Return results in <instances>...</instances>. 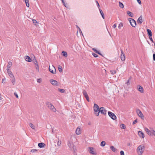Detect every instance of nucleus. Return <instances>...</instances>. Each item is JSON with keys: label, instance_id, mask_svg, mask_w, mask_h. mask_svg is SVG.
I'll use <instances>...</instances> for the list:
<instances>
[{"label": "nucleus", "instance_id": "1", "mask_svg": "<svg viewBox=\"0 0 155 155\" xmlns=\"http://www.w3.org/2000/svg\"><path fill=\"white\" fill-rule=\"evenodd\" d=\"M145 149L143 144H141L138 146L137 149V152L138 155H142Z\"/></svg>", "mask_w": 155, "mask_h": 155}, {"label": "nucleus", "instance_id": "2", "mask_svg": "<svg viewBox=\"0 0 155 155\" xmlns=\"http://www.w3.org/2000/svg\"><path fill=\"white\" fill-rule=\"evenodd\" d=\"M46 104L48 107L51 110L54 112H55L57 110L54 107V106L50 102H47L46 103Z\"/></svg>", "mask_w": 155, "mask_h": 155}, {"label": "nucleus", "instance_id": "3", "mask_svg": "<svg viewBox=\"0 0 155 155\" xmlns=\"http://www.w3.org/2000/svg\"><path fill=\"white\" fill-rule=\"evenodd\" d=\"M94 114L96 116H98L100 112V108L96 104H94Z\"/></svg>", "mask_w": 155, "mask_h": 155}, {"label": "nucleus", "instance_id": "4", "mask_svg": "<svg viewBox=\"0 0 155 155\" xmlns=\"http://www.w3.org/2000/svg\"><path fill=\"white\" fill-rule=\"evenodd\" d=\"M68 145L71 150L75 151L74 148L75 146L73 144L72 140H70L68 141Z\"/></svg>", "mask_w": 155, "mask_h": 155}, {"label": "nucleus", "instance_id": "5", "mask_svg": "<svg viewBox=\"0 0 155 155\" xmlns=\"http://www.w3.org/2000/svg\"><path fill=\"white\" fill-rule=\"evenodd\" d=\"M49 71L53 74H54L56 73V69L54 66H49Z\"/></svg>", "mask_w": 155, "mask_h": 155}, {"label": "nucleus", "instance_id": "6", "mask_svg": "<svg viewBox=\"0 0 155 155\" xmlns=\"http://www.w3.org/2000/svg\"><path fill=\"white\" fill-rule=\"evenodd\" d=\"M89 152L90 153L95 155L97 154L96 150L94 148L90 147H89Z\"/></svg>", "mask_w": 155, "mask_h": 155}, {"label": "nucleus", "instance_id": "7", "mask_svg": "<svg viewBox=\"0 0 155 155\" xmlns=\"http://www.w3.org/2000/svg\"><path fill=\"white\" fill-rule=\"evenodd\" d=\"M136 110V113L138 116L142 119H143L144 118V116L140 110L138 109H137Z\"/></svg>", "mask_w": 155, "mask_h": 155}, {"label": "nucleus", "instance_id": "8", "mask_svg": "<svg viewBox=\"0 0 155 155\" xmlns=\"http://www.w3.org/2000/svg\"><path fill=\"white\" fill-rule=\"evenodd\" d=\"M129 21L131 25L133 27H135L136 25V21L133 19L129 18Z\"/></svg>", "mask_w": 155, "mask_h": 155}, {"label": "nucleus", "instance_id": "9", "mask_svg": "<svg viewBox=\"0 0 155 155\" xmlns=\"http://www.w3.org/2000/svg\"><path fill=\"white\" fill-rule=\"evenodd\" d=\"M109 116L113 120H115L116 119V117L114 114L110 112H108Z\"/></svg>", "mask_w": 155, "mask_h": 155}, {"label": "nucleus", "instance_id": "10", "mask_svg": "<svg viewBox=\"0 0 155 155\" xmlns=\"http://www.w3.org/2000/svg\"><path fill=\"white\" fill-rule=\"evenodd\" d=\"M100 112L103 114L106 115V114L107 110L104 107H101L100 108Z\"/></svg>", "mask_w": 155, "mask_h": 155}, {"label": "nucleus", "instance_id": "11", "mask_svg": "<svg viewBox=\"0 0 155 155\" xmlns=\"http://www.w3.org/2000/svg\"><path fill=\"white\" fill-rule=\"evenodd\" d=\"M50 82L53 85L58 86V82L56 80L51 79L50 80Z\"/></svg>", "mask_w": 155, "mask_h": 155}, {"label": "nucleus", "instance_id": "12", "mask_svg": "<svg viewBox=\"0 0 155 155\" xmlns=\"http://www.w3.org/2000/svg\"><path fill=\"white\" fill-rule=\"evenodd\" d=\"M121 54L120 55V58L122 61H124L125 59V54L124 53L123 51L121 50Z\"/></svg>", "mask_w": 155, "mask_h": 155}, {"label": "nucleus", "instance_id": "13", "mask_svg": "<svg viewBox=\"0 0 155 155\" xmlns=\"http://www.w3.org/2000/svg\"><path fill=\"white\" fill-rule=\"evenodd\" d=\"M138 134L141 138L143 139L145 137L144 134L141 131H139L138 132Z\"/></svg>", "mask_w": 155, "mask_h": 155}, {"label": "nucleus", "instance_id": "14", "mask_svg": "<svg viewBox=\"0 0 155 155\" xmlns=\"http://www.w3.org/2000/svg\"><path fill=\"white\" fill-rule=\"evenodd\" d=\"M145 131L149 135H151L152 133L153 130H150L147 128H144Z\"/></svg>", "mask_w": 155, "mask_h": 155}, {"label": "nucleus", "instance_id": "15", "mask_svg": "<svg viewBox=\"0 0 155 155\" xmlns=\"http://www.w3.org/2000/svg\"><path fill=\"white\" fill-rule=\"evenodd\" d=\"M137 88L138 91L140 93H143L144 92L143 89L142 87L140 85H138L137 86Z\"/></svg>", "mask_w": 155, "mask_h": 155}, {"label": "nucleus", "instance_id": "16", "mask_svg": "<svg viewBox=\"0 0 155 155\" xmlns=\"http://www.w3.org/2000/svg\"><path fill=\"white\" fill-rule=\"evenodd\" d=\"M8 73V74L9 75V76L10 77V78H14V75L12 74V73L11 71L10 70V69L9 70H7Z\"/></svg>", "mask_w": 155, "mask_h": 155}, {"label": "nucleus", "instance_id": "17", "mask_svg": "<svg viewBox=\"0 0 155 155\" xmlns=\"http://www.w3.org/2000/svg\"><path fill=\"white\" fill-rule=\"evenodd\" d=\"M12 63L11 61H9L8 64H7V70H9L10 69V68L12 67Z\"/></svg>", "mask_w": 155, "mask_h": 155}, {"label": "nucleus", "instance_id": "18", "mask_svg": "<svg viewBox=\"0 0 155 155\" xmlns=\"http://www.w3.org/2000/svg\"><path fill=\"white\" fill-rule=\"evenodd\" d=\"M25 60L28 62H30L32 61L31 58L28 56H25Z\"/></svg>", "mask_w": 155, "mask_h": 155}, {"label": "nucleus", "instance_id": "19", "mask_svg": "<svg viewBox=\"0 0 155 155\" xmlns=\"http://www.w3.org/2000/svg\"><path fill=\"white\" fill-rule=\"evenodd\" d=\"M143 21L142 17L141 16H140L138 19L137 22L138 23L141 24Z\"/></svg>", "mask_w": 155, "mask_h": 155}, {"label": "nucleus", "instance_id": "20", "mask_svg": "<svg viewBox=\"0 0 155 155\" xmlns=\"http://www.w3.org/2000/svg\"><path fill=\"white\" fill-rule=\"evenodd\" d=\"M76 133L77 135H79L81 134V131L80 128L78 127L76 129Z\"/></svg>", "mask_w": 155, "mask_h": 155}, {"label": "nucleus", "instance_id": "21", "mask_svg": "<svg viewBox=\"0 0 155 155\" xmlns=\"http://www.w3.org/2000/svg\"><path fill=\"white\" fill-rule=\"evenodd\" d=\"M45 146V144L43 143H38V146L40 148L44 147Z\"/></svg>", "mask_w": 155, "mask_h": 155}, {"label": "nucleus", "instance_id": "22", "mask_svg": "<svg viewBox=\"0 0 155 155\" xmlns=\"http://www.w3.org/2000/svg\"><path fill=\"white\" fill-rule=\"evenodd\" d=\"M110 149L113 152H115L116 151L117 149L113 146H112L110 147Z\"/></svg>", "mask_w": 155, "mask_h": 155}, {"label": "nucleus", "instance_id": "23", "mask_svg": "<svg viewBox=\"0 0 155 155\" xmlns=\"http://www.w3.org/2000/svg\"><path fill=\"white\" fill-rule=\"evenodd\" d=\"M147 32L148 36H152V34L151 31L149 29H147Z\"/></svg>", "mask_w": 155, "mask_h": 155}, {"label": "nucleus", "instance_id": "24", "mask_svg": "<svg viewBox=\"0 0 155 155\" xmlns=\"http://www.w3.org/2000/svg\"><path fill=\"white\" fill-rule=\"evenodd\" d=\"M25 1V2L26 3V6L29 7V0H24Z\"/></svg>", "mask_w": 155, "mask_h": 155}, {"label": "nucleus", "instance_id": "25", "mask_svg": "<svg viewBox=\"0 0 155 155\" xmlns=\"http://www.w3.org/2000/svg\"><path fill=\"white\" fill-rule=\"evenodd\" d=\"M29 126L33 130H35V127L34 125L31 123H30L29 124Z\"/></svg>", "mask_w": 155, "mask_h": 155}, {"label": "nucleus", "instance_id": "26", "mask_svg": "<svg viewBox=\"0 0 155 155\" xmlns=\"http://www.w3.org/2000/svg\"><path fill=\"white\" fill-rule=\"evenodd\" d=\"M58 68L59 71L60 72H61L63 71L62 68V67L60 65H58Z\"/></svg>", "mask_w": 155, "mask_h": 155}, {"label": "nucleus", "instance_id": "27", "mask_svg": "<svg viewBox=\"0 0 155 155\" xmlns=\"http://www.w3.org/2000/svg\"><path fill=\"white\" fill-rule=\"evenodd\" d=\"M120 128L121 129H125L126 126L124 124H122L120 125Z\"/></svg>", "mask_w": 155, "mask_h": 155}, {"label": "nucleus", "instance_id": "28", "mask_svg": "<svg viewBox=\"0 0 155 155\" xmlns=\"http://www.w3.org/2000/svg\"><path fill=\"white\" fill-rule=\"evenodd\" d=\"M99 11H100V13L102 16V18L104 19V13H103V12H102V10L101 9H99Z\"/></svg>", "mask_w": 155, "mask_h": 155}, {"label": "nucleus", "instance_id": "29", "mask_svg": "<svg viewBox=\"0 0 155 155\" xmlns=\"http://www.w3.org/2000/svg\"><path fill=\"white\" fill-rule=\"evenodd\" d=\"M127 13L129 16L131 17H133V14L130 12L128 11L127 12Z\"/></svg>", "mask_w": 155, "mask_h": 155}, {"label": "nucleus", "instance_id": "30", "mask_svg": "<svg viewBox=\"0 0 155 155\" xmlns=\"http://www.w3.org/2000/svg\"><path fill=\"white\" fill-rule=\"evenodd\" d=\"M61 140H58L57 143L58 147H59L61 146Z\"/></svg>", "mask_w": 155, "mask_h": 155}, {"label": "nucleus", "instance_id": "31", "mask_svg": "<svg viewBox=\"0 0 155 155\" xmlns=\"http://www.w3.org/2000/svg\"><path fill=\"white\" fill-rule=\"evenodd\" d=\"M62 53L63 56H64L65 57H67L68 54L66 52L64 51H63Z\"/></svg>", "mask_w": 155, "mask_h": 155}, {"label": "nucleus", "instance_id": "32", "mask_svg": "<svg viewBox=\"0 0 155 155\" xmlns=\"http://www.w3.org/2000/svg\"><path fill=\"white\" fill-rule=\"evenodd\" d=\"M105 144H106L105 141H103L101 142V143L100 144V145L101 147H104L105 146Z\"/></svg>", "mask_w": 155, "mask_h": 155}, {"label": "nucleus", "instance_id": "33", "mask_svg": "<svg viewBox=\"0 0 155 155\" xmlns=\"http://www.w3.org/2000/svg\"><path fill=\"white\" fill-rule=\"evenodd\" d=\"M58 91L61 93H64L65 92V90L64 89H61V88H59L58 89Z\"/></svg>", "mask_w": 155, "mask_h": 155}, {"label": "nucleus", "instance_id": "34", "mask_svg": "<svg viewBox=\"0 0 155 155\" xmlns=\"http://www.w3.org/2000/svg\"><path fill=\"white\" fill-rule=\"evenodd\" d=\"M92 50L93 51H95L96 53L98 54H99L101 55V53L98 51L95 48H93L92 49Z\"/></svg>", "mask_w": 155, "mask_h": 155}, {"label": "nucleus", "instance_id": "35", "mask_svg": "<svg viewBox=\"0 0 155 155\" xmlns=\"http://www.w3.org/2000/svg\"><path fill=\"white\" fill-rule=\"evenodd\" d=\"M12 78V80L11 81L12 82L13 84L14 85L15 84V79L14 77V78Z\"/></svg>", "mask_w": 155, "mask_h": 155}, {"label": "nucleus", "instance_id": "36", "mask_svg": "<svg viewBox=\"0 0 155 155\" xmlns=\"http://www.w3.org/2000/svg\"><path fill=\"white\" fill-rule=\"evenodd\" d=\"M123 26V24L121 22L119 24L118 26V28L119 29H120L121 27Z\"/></svg>", "mask_w": 155, "mask_h": 155}, {"label": "nucleus", "instance_id": "37", "mask_svg": "<svg viewBox=\"0 0 155 155\" xmlns=\"http://www.w3.org/2000/svg\"><path fill=\"white\" fill-rule=\"evenodd\" d=\"M32 21L33 23L34 24V25H35L36 26L37 25V24H38V23L37 22V21H36V20L33 19Z\"/></svg>", "mask_w": 155, "mask_h": 155}, {"label": "nucleus", "instance_id": "38", "mask_svg": "<svg viewBox=\"0 0 155 155\" xmlns=\"http://www.w3.org/2000/svg\"><path fill=\"white\" fill-rule=\"evenodd\" d=\"M83 93L84 97L88 95L87 94L85 90H84L83 91Z\"/></svg>", "mask_w": 155, "mask_h": 155}, {"label": "nucleus", "instance_id": "39", "mask_svg": "<svg viewBox=\"0 0 155 155\" xmlns=\"http://www.w3.org/2000/svg\"><path fill=\"white\" fill-rule=\"evenodd\" d=\"M119 5L120 7L121 8H123L124 7V6L123 4L121 2H119Z\"/></svg>", "mask_w": 155, "mask_h": 155}, {"label": "nucleus", "instance_id": "40", "mask_svg": "<svg viewBox=\"0 0 155 155\" xmlns=\"http://www.w3.org/2000/svg\"><path fill=\"white\" fill-rule=\"evenodd\" d=\"M33 60H34L33 62H34V63L35 64V65L38 64L37 61L36 60V59L35 58V57H34V59H33Z\"/></svg>", "mask_w": 155, "mask_h": 155}, {"label": "nucleus", "instance_id": "41", "mask_svg": "<svg viewBox=\"0 0 155 155\" xmlns=\"http://www.w3.org/2000/svg\"><path fill=\"white\" fill-rule=\"evenodd\" d=\"M35 65H36L35 67H36V70H37V71L38 72H39V68L38 65V64H36Z\"/></svg>", "mask_w": 155, "mask_h": 155}, {"label": "nucleus", "instance_id": "42", "mask_svg": "<svg viewBox=\"0 0 155 155\" xmlns=\"http://www.w3.org/2000/svg\"><path fill=\"white\" fill-rule=\"evenodd\" d=\"M110 72L112 74H114L116 73V71L115 70L110 71Z\"/></svg>", "mask_w": 155, "mask_h": 155}, {"label": "nucleus", "instance_id": "43", "mask_svg": "<svg viewBox=\"0 0 155 155\" xmlns=\"http://www.w3.org/2000/svg\"><path fill=\"white\" fill-rule=\"evenodd\" d=\"M37 81L38 83H40L41 82L42 80L41 78H38L37 79Z\"/></svg>", "mask_w": 155, "mask_h": 155}, {"label": "nucleus", "instance_id": "44", "mask_svg": "<svg viewBox=\"0 0 155 155\" xmlns=\"http://www.w3.org/2000/svg\"><path fill=\"white\" fill-rule=\"evenodd\" d=\"M87 101L89 102L90 101L89 96L88 95L85 97Z\"/></svg>", "mask_w": 155, "mask_h": 155}, {"label": "nucleus", "instance_id": "45", "mask_svg": "<svg viewBox=\"0 0 155 155\" xmlns=\"http://www.w3.org/2000/svg\"><path fill=\"white\" fill-rule=\"evenodd\" d=\"M77 27L80 33H81L82 35H83V34L81 29L78 26H77Z\"/></svg>", "mask_w": 155, "mask_h": 155}, {"label": "nucleus", "instance_id": "46", "mask_svg": "<svg viewBox=\"0 0 155 155\" xmlns=\"http://www.w3.org/2000/svg\"><path fill=\"white\" fill-rule=\"evenodd\" d=\"M137 119H136L135 120H134L133 122V124H134L137 123Z\"/></svg>", "mask_w": 155, "mask_h": 155}, {"label": "nucleus", "instance_id": "47", "mask_svg": "<svg viewBox=\"0 0 155 155\" xmlns=\"http://www.w3.org/2000/svg\"><path fill=\"white\" fill-rule=\"evenodd\" d=\"M130 80H128L126 83V84H127V86H128L130 84Z\"/></svg>", "mask_w": 155, "mask_h": 155}, {"label": "nucleus", "instance_id": "48", "mask_svg": "<svg viewBox=\"0 0 155 155\" xmlns=\"http://www.w3.org/2000/svg\"><path fill=\"white\" fill-rule=\"evenodd\" d=\"M120 155H124V152L122 150L120 152Z\"/></svg>", "mask_w": 155, "mask_h": 155}, {"label": "nucleus", "instance_id": "49", "mask_svg": "<svg viewBox=\"0 0 155 155\" xmlns=\"http://www.w3.org/2000/svg\"><path fill=\"white\" fill-rule=\"evenodd\" d=\"M92 55L95 57H98V55L97 54H95V53H93Z\"/></svg>", "mask_w": 155, "mask_h": 155}, {"label": "nucleus", "instance_id": "50", "mask_svg": "<svg viewBox=\"0 0 155 155\" xmlns=\"http://www.w3.org/2000/svg\"><path fill=\"white\" fill-rule=\"evenodd\" d=\"M14 94L16 96V98H18V96L17 93L15 92L14 93Z\"/></svg>", "mask_w": 155, "mask_h": 155}, {"label": "nucleus", "instance_id": "51", "mask_svg": "<svg viewBox=\"0 0 155 155\" xmlns=\"http://www.w3.org/2000/svg\"><path fill=\"white\" fill-rule=\"evenodd\" d=\"M152 134H153L154 137H155V131L154 130H153L152 133Z\"/></svg>", "mask_w": 155, "mask_h": 155}, {"label": "nucleus", "instance_id": "52", "mask_svg": "<svg viewBox=\"0 0 155 155\" xmlns=\"http://www.w3.org/2000/svg\"><path fill=\"white\" fill-rule=\"evenodd\" d=\"M137 2L138 3L140 4L141 5V1L140 0H137Z\"/></svg>", "mask_w": 155, "mask_h": 155}, {"label": "nucleus", "instance_id": "53", "mask_svg": "<svg viewBox=\"0 0 155 155\" xmlns=\"http://www.w3.org/2000/svg\"><path fill=\"white\" fill-rule=\"evenodd\" d=\"M96 2H97V6L98 7V8H99V9H100V5H99V3H98V2L96 1Z\"/></svg>", "mask_w": 155, "mask_h": 155}, {"label": "nucleus", "instance_id": "54", "mask_svg": "<svg viewBox=\"0 0 155 155\" xmlns=\"http://www.w3.org/2000/svg\"><path fill=\"white\" fill-rule=\"evenodd\" d=\"M5 78H3L2 80V83H5Z\"/></svg>", "mask_w": 155, "mask_h": 155}, {"label": "nucleus", "instance_id": "55", "mask_svg": "<svg viewBox=\"0 0 155 155\" xmlns=\"http://www.w3.org/2000/svg\"><path fill=\"white\" fill-rule=\"evenodd\" d=\"M153 59L154 61H155V54H153Z\"/></svg>", "mask_w": 155, "mask_h": 155}, {"label": "nucleus", "instance_id": "56", "mask_svg": "<svg viewBox=\"0 0 155 155\" xmlns=\"http://www.w3.org/2000/svg\"><path fill=\"white\" fill-rule=\"evenodd\" d=\"M62 1V2L63 4V5H64V6H65V7H66V6L65 5V2H64V0H61Z\"/></svg>", "mask_w": 155, "mask_h": 155}, {"label": "nucleus", "instance_id": "57", "mask_svg": "<svg viewBox=\"0 0 155 155\" xmlns=\"http://www.w3.org/2000/svg\"><path fill=\"white\" fill-rule=\"evenodd\" d=\"M36 151V150H31V152H34L35 151Z\"/></svg>", "mask_w": 155, "mask_h": 155}, {"label": "nucleus", "instance_id": "58", "mask_svg": "<svg viewBox=\"0 0 155 155\" xmlns=\"http://www.w3.org/2000/svg\"><path fill=\"white\" fill-rule=\"evenodd\" d=\"M117 25L116 24H114L113 26V27L114 28H115L116 27Z\"/></svg>", "mask_w": 155, "mask_h": 155}, {"label": "nucleus", "instance_id": "59", "mask_svg": "<svg viewBox=\"0 0 155 155\" xmlns=\"http://www.w3.org/2000/svg\"><path fill=\"white\" fill-rule=\"evenodd\" d=\"M152 36H149V39H150V40L152 39Z\"/></svg>", "mask_w": 155, "mask_h": 155}, {"label": "nucleus", "instance_id": "60", "mask_svg": "<svg viewBox=\"0 0 155 155\" xmlns=\"http://www.w3.org/2000/svg\"><path fill=\"white\" fill-rule=\"evenodd\" d=\"M127 145L128 146H130V143H127Z\"/></svg>", "mask_w": 155, "mask_h": 155}, {"label": "nucleus", "instance_id": "61", "mask_svg": "<svg viewBox=\"0 0 155 155\" xmlns=\"http://www.w3.org/2000/svg\"><path fill=\"white\" fill-rule=\"evenodd\" d=\"M150 41L153 42V43H154V41H153V40L152 39L151 40H150Z\"/></svg>", "mask_w": 155, "mask_h": 155}, {"label": "nucleus", "instance_id": "62", "mask_svg": "<svg viewBox=\"0 0 155 155\" xmlns=\"http://www.w3.org/2000/svg\"><path fill=\"white\" fill-rule=\"evenodd\" d=\"M1 99V95H0V100Z\"/></svg>", "mask_w": 155, "mask_h": 155}, {"label": "nucleus", "instance_id": "63", "mask_svg": "<svg viewBox=\"0 0 155 155\" xmlns=\"http://www.w3.org/2000/svg\"><path fill=\"white\" fill-rule=\"evenodd\" d=\"M154 46H155V43H154Z\"/></svg>", "mask_w": 155, "mask_h": 155}]
</instances>
